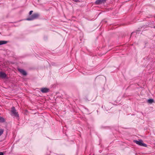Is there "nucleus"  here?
<instances>
[{
  "mask_svg": "<svg viewBox=\"0 0 155 155\" xmlns=\"http://www.w3.org/2000/svg\"><path fill=\"white\" fill-rule=\"evenodd\" d=\"M39 16L40 15L39 13H34L29 17L26 18V20L27 21H32L35 19L38 18Z\"/></svg>",
  "mask_w": 155,
  "mask_h": 155,
  "instance_id": "1",
  "label": "nucleus"
},
{
  "mask_svg": "<svg viewBox=\"0 0 155 155\" xmlns=\"http://www.w3.org/2000/svg\"><path fill=\"white\" fill-rule=\"evenodd\" d=\"M134 142L140 146H143L146 147H147V145L146 144L143 143V141L141 140H140L139 141L134 140Z\"/></svg>",
  "mask_w": 155,
  "mask_h": 155,
  "instance_id": "2",
  "label": "nucleus"
},
{
  "mask_svg": "<svg viewBox=\"0 0 155 155\" xmlns=\"http://www.w3.org/2000/svg\"><path fill=\"white\" fill-rule=\"evenodd\" d=\"M11 112L13 114V115L16 117H19V115L18 112L16 111L15 108L14 107H13L11 108Z\"/></svg>",
  "mask_w": 155,
  "mask_h": 155,
  "instance_id": "3",
  "label": "nucleus"
},
{
  "mask_svg": "<svg viewBox=\"0 0 155 155\" xmlns=\"http://www.w3.org/2000/svg\"><path fill=\"white\" fill-rule=\"evenodd\" d=\"M107 0H97L95 2V3L96 5H99L104 3Z\"/></svg>",
  "mask_w": 155,
  "mask_h": 155,
  "instance_id": "4",
  "label": "nucleus"
},
{
  "mask_svg": "<svg viewBox=\"0 0 155 155\" xmlns=\"http://www.w3.org/2000/svg\"><path fill=\"white\" fill-rule=\"evenodd\" d=\"M41 91L43 93H47L49 91V89L47 88H42L41 89Z\"/></svg>",
  "mask_w": 155,
  "mask_h": 155,
  "instance_id": "5",
  "label": "nucleus"
},
{
  "mask_svg": "<svg viewBox=\"0 0 155 155\" xmlns=\"http://www.w3.org/2000/svg\"><path fill=\"white\" fill-rule=\"evenodd\" d=\"M18 70L24 76H26L27 75V74L26 72L23 69H18Z\"/></svg>",
  "mask_w": 155,
  "mask_h": 155,
  "instance_id": "6",
  "label": "nucleus"
},
{
  "mask_svg": "<svg viewBox=\"0 0 155 155\" xmlns=\"http://www.w3.org/2000/svg\"><path fill=\"white\" fill-rule=\"evenodd\" d=\"M7 75L4 73L2 72H0V77L2 78H5L6 77Z\"/></svg>",
  "mask_w": 155,
  "mask_h": 155,
  "instance_id": "7",
  "label": "nucleus"
},
{
  "mask_svg": "<svg viewBox=\"0 0 155 155\" xmlns=\"http://www.w3.org/2000/svg\"><path fill=\"white\" fill-rule=\"evenodd\" d=\"M154 102V100L153 99H150L148 100L147 102L149 104H151Z\"/></svg>",
  "mask_w": 155,
  "mask_h": 155,
  "instance_id": "8",
  "label": "nucleus"
},
{
  "mask_svg": "<svg viewBox=\"0 0 155 155\" xmlns=\"http://www.w3.org/2000/svg\"><path fill=\"white\" fill-rule=\"evenodd\" d=\"M7 41H0V45L6 44L7 43Z\"/></svg>",
  "mask_w": 155,
  "mask_h": 155,
  "instance_id": "9",
  "label": "nucleus"
},
{
  "mask_svg": "<svg viewBox=\"0 0 155 155\" xmlns=\"http://www.w3.org/2000/svg\"><path fill=\"white\" fill-rule=\"evenodd\" d=\"M5 121V119L2 117H0V122L2 123L4 122Z\"/></svg>",
  "mask_w": 155,
  "mask_h": 155,
  "instance_id": "10",
  "label": "nucleus"
},
{
  "mask_svg": "<svg viewBox=\"0 0 155 155\" xmlns=\"http://www.w3.org/2000/svg\"><path fill=\"white\" fill-rule=\"evenodd\" d=\"M4 130L2 129H0V136L3 134Z\"/></svg>",
  "mask_w": 155,
  "mask_h": 155,
  "instance_id": "11",
  "label": "nucleus"
},
{
  "mask_svg": "<svg viewBox=\"0 0 155 155\" xmlns=\"http://www.w3.org/2000/svg\"><path fill=\"white\" fill-rule=\"evenodd\" d=\"M33 12V11H30L29 12V15H31V14Z\"/></svg>",
  "mask_w": 155,
  "mask_h": 155,
  "instance_id": "12",
  "label": "nucleus"
},
{
  "mask_svg": "<svg viewBox=\"0 0 155 155\" xmlns=\"http://www.w3.org/2000/svg\"><path fill=\"white\" fill-rule=\"evenodd\" d=\"M72 0L74 2H79V0Z\"/></svg>",
  "mask_w": 155,
  "mask_h": 155,
  "instance_id": "13",
  "label": "nucleus"
},
{
  "mask_svg": "<svg viewBox=\"0 0 155 155\" xmlns=\"http://www.w3.org/2000/svg\"><path fill=\"white\" fill-rule=\"evenodd\" d=\"M0 155H4V154L2 152H0Z\"/></svg>",
  "mask_w": 155,
  "mask_h": 155,
  "instance_id": "14",
  "label": "nucleus"
},
{
  "mask_svg": "<svg viewBox=\"0 0 155 155\" xmlns=\"http://www.w3.org/2000/svg\"><path fill=\"white\" fill-rule=\"evenodd\" d=\"M140 31V30H137V31H136V33H137V32H138V31Z\"/></svg>",
  "mask_w": 155,
  "mask_h": 155,
  "instance_id": "15",
  "label": "nucleus"
},
{
  "mask_svg": "<svg viewBox=\"0 0 155 155\" xmlns=\"http://www.w3.org/2000/svg\"><path fill=\"white\" fill-rule=\"evenodd\" d=\"M134 32H133L131 33V35Z\"/></svg>",
  "mask_w": 155,
  "mask_h": 155,
  "instance_id": "16",
  "label": "nucleus"
}]
</instances>
